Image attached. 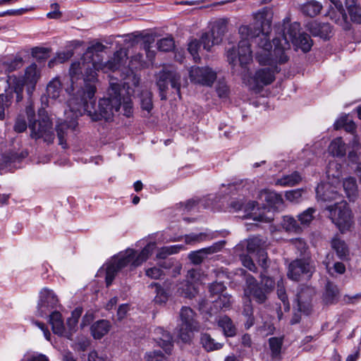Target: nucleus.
<instances>
[{
    "mask_svg": "<svg viewBox=\"0 0 361 361\" xmlns=\"http://www.w3.org/2000/svg\"><path fill=\"white\" fill-rule=\"evenodd\" d=\"M157 49L161 51H170L173 49L175 44L173 39L165 37L159 40L157 43Z\"/></svg>",
    "mask_w": 361,
    "mask_h": 361,
    "instance_id": "nucleus-53",
    "label": "nucleus"
},
{
    "mask_svg": "<svg viewBox=\"0 0 361 361\" xmlns=\"http://www.w3.org/2000/svg\"><path fill=\"white\" fill-rule=\"evenodd\" d=\"M307 30L313 36H318L323 39L329 38L332 32L329 23H321L317 21L310 23L307 25Z\"/></svg>",
    "mask_w": 361,
    "mask_h": 361,
    "instance_id": "nucleus-22",
    "label": "nucleus"
},
{
    "mask_svg": "<svg viewBox=\"0 0 361 361\" xmlns=\"http://www.w3.org/2000/svg\"><path fill=\"white\" fill-rule=\"evenodd\" d=\"M269 344L273 357H278L280 355L281 347L283 345V338L271 337L269 339Z\"/></svg>",
    "mask_w": 361,
    "mask_h": 361,
    "instance_id": "nucleus-48",
    "label": "nucleus"
},
{
    "mask_svg": "<svg viewBox=\"0 0 361 361\" xmlns=\"http://www.w3.org/2000/svg\"><path fill=\"white\" fill-rule=\"evenodd\" d=\"M240 259L243 265L250 271L252 272H255L257 271V267L250 256L246 255H241Z\"/></svg>",
    "mask_w": 361,
    "mask_h": 361,
    "instance_id": "nucleus-61",
    "label": "nucleus"
},
{
    "mask_svg": "<svg viewBox=\"0 0 361 361\" xmlns=\"http://www.w3.org/2000/svg\"><path fill=\"white\" fill-rule=\"evenodd\" d=\"M230 207L232 208L235 212L241 210L243 209H245V212H247L249 210L254 209L255 207V202H249L247 203H245L243 198H240L239 200H233L230 203Z\"/></svg>",
    "mask_w": 361,
    "mask_h": 361,
    "instance_id": "nucleus-43",
    "label": "nucleus"
},
{
    "mask_svg": "<svg viewBox=\"0 0 361 361\" xmlns=\"http://www.w3.org/2000/svg\"><path fill=\"white\" fill-rule=\"evenodd\" d=\"M225 245V240L216 242L209 247L190 252L188 255V258L192 264H200L208 255L220 252Z\"/></svg>",
    "mask_w": 361,
    "mask_h": 361,
    "instance_id": "nucleus-15",
    "label": "nucleus"
},
{
    "mask_svg": "<svg viewBox=\"0 0 361 361\" xmlns=\"http://www.w3.org/2000/svg\"><path fill=\"white\" fill-rule=\"evenodd\" d=\"M331 247L336 251L340 259H345L347 258L349 250L344 240L336 236L331 240Z\"/></svg>",
    "mask_w": 361,
    "mask_h": 361,
    "instance_id": "nucleus-32",
    "label": "nucleus"
},
{
    "mask_svg": "<svg viewBox=\"0 0 361 361\" xmlns=\"http://www.w3.org/2000/svg\"><path fill=\"white\" fill-rule=\"evenodd\" d=\"M218 326L223 330L227 337H233L236 334V328L231 318L228 316L220 317L217 321Z\"/></svg>",
    "mask_w": 361,
    "mask_h": 361,
    "instance_id": "nucleus-31",
    "label": "nucleus"
},
{
    "mask_svg": "<svg viewBox=\"0 0 361 361\" xmlns=\"http://www.w3.org/2000/svg\"><path fill=\"white\" fill-rule=\"evenodd\" d=\"M214 238L212 233H190L185 235V242L186 244H195L207 240H211Z\"/></svg>",
    "mask_w": 361,
    "mask_h": 361,
    "instance_id": "nucleus-34",
    "label": "nucleus"
},
{
    "mask_svg": "<svg viewBox=\"0 0 361 361\" xmlns=\"http://www.w3.org/2000/svg\"><path fill=\"white\" fill-rule=\"evenodd\" d=\"M280 71L278 66L259 68L252 76L243 77V82L250 90L259 92L264 86L271 84L275 80V74Z\"/></svg>",
    "mask_w": 361,
    "mask_h": 361,
    "instance_id": "nucleus-8",
    "label": "nucleus"
},
{
    "mask_svg": "<svg viewBox=\"0 0 361 361\" xmlns=\"http://www.w3.org/2000/svg\"><path fill=\"white\" fill-rule=\"evenodd\" d=\"M328 150L333 157H343L346 153L345 144L341 137H336L331 142Z\"/></svg>",
    "mask_w": 361,
    "mask_h": 361,
    "instance_id": "nucleus-29",
    "label": "nucleus"
},
{
    "mask_svg": "<svg viewBox=\"0 0 361 361\" xmlns=\"http://www.w3.org/2000/svg\"><path fill=\"white\" fill-rule=\"evenodd\" d=\"M215 305L220 309H228L231 305V297L228 294H221L219 295L218 299L214 301Z\"/></svg>",
    "mask_w": 361,
    "mask_h": 361,
    "instance_id": "nucleus-54",
    "label": "nucleus"
},
{
    "mask_svg": "<svg viewBox=\"0 0 361 361\" xmlns=\"http://www.w3.org/2000/svg\"><path fill=\"white\" fill-rule=\"evenodd\" d=\"M91 68L96 72L97 66L94 63H88L85 64L80 62H74L71 63L69 69V76L66 78L70 82V86L65 87L66 92L71 95L72 97L76 94L77 92L85 90V79L87 74L90 75ZM97 74V73H95ZM66 78H64V80Z\"/></svg>",
    "mask_w": 361,
    "mask_h": 361,
    "instance_id": "nucleus-5",
    "label": "nucleus"
},
{
    "mask_svg": "<svg viewBox=\"0 0 361 361\" xmlns=\"http://www.w3.org/2000/svg\"><path fill=\"white\" fill-rule=\"evenodd\" d=\"M315 294V290L310 286H300L296 294V302L298 310L306 314H308L311 310V302Z\"/></svg>",
    "mask_w": 361,
    "mask_h": 361,
    "instance_id": "nucleus-14",
    "label": "nucleus"
},
{
    "mask_svg": "<svg viewBox=\"0 0 361 361\" xmlns=\"http://www.w3.org/2000/svg\"><path fill=\"white\" fill-rule=\"evenodd\" d=\"M283 228L290 232H299L301 228L298 221L292 216H286L283 221Z\"/></svg>",
    "mask_w": 361,
    "mask_h": 361,
    "instance_id": "nucleus-51",
    "label": "nucleus"
},
{
    "mask_svg": "<svg viewBox=\"0 0 361 361\" xmlns=\"http://www.w3.org/2000/svg\"><path fill=\"white\" fill-rule=\"evenodd\" d=\"M274 281L270 277H263L261 283L250 274L245 275V286L244 288V295L247 300L252 297L259 304H263L267 300L268 295L272 291L274 287Z\"/></svg>",
    "mask_w": 361,
    "mask_h": 361,
    "instance_id": "nucleus-4",
    "label": "nucleus"
},
{
    "mask_svg": "<svg viewBox=\"0 0 361 361\" xmlns=\"http://www.w3.org/2000/svg\"><path fill=\"white\" fill-rule=\"evenodd\" d=\"M70 111L73 114L74 117L72 118L68 122L67 121H64L63 122L59 123L56 126L59 144L63 148H65L66 145V137L68 134V131L69 130H75L78 124L76 120L78 117L75 116V112L71 111V109Z\"/></svg>",
    "mask_w": 361,
    "mask_h": 361,
    "instance_id": "nucleus-16",
    "label": "nucleus"
},
{
    "mask_svg": "<svg viewBox=\"0 0 361 361\" xmlns=\"http://www.w3.org/2000/svg\"><path fill=\"white\" fill-rule=\"evenodd\" d=\"M343 186L348 198L354 200L357 192L356 180L353 177L347 178L343 180Z\"/></svg>",
    "mask_w": 361,
    "mask_h": 361,
    "instance_id": "nucleus-38",
    "label": "nucleus"
},
{
    "mask_svg": "<svg viewBox=\"0 0 361 361\" xmlns=\"http://www.w3.org/2000/svg\"><path fill=\"white\" fill-rule=\"evenodd\" d=\"M341 164L336 161H330L326 169V176L329 180H331L333 184H340L341 177Z\"/></svg>",
    "mask_w": 361,
    "mask_h": 361,
    "instance_id": "nucleus-30",
    "label": "nucleus"
},
{
    "mask_svg": "<svg viewBox=\"0 0 361 361\" xmlns=\"http://www.w3.org/2000/svg\"><path fill=\"white\" fill-rule=\"evenodd\" d=\"M12 96L8 94H0V120L5 118V111L11 104Z\"/></svg>",
    "mask_w": 361,
    "mask_h": 361,
    "instance_id": "nucleus-52",
    "label": "nucleus"
},
{
    "mask_svg": "<svg viewBox=\"0 0 361 361\" xmlns=\"http://www.w3.org/2000/svg\"><path fill=\"white\" fill-rule=\"evenodd\" d=\"M314 271V264L310 259H298L290 263L287 276L290 279L296 281L310 279Z\"/></svg>",
    "mask_w": 361,
    "mask_h": 361,
    "instance_id": "nucleus-9",
    "label": "nucleus"
},
{
    "mask_svg": "<svg viewBox=\"0 0 361 361\" xmlns=\"http://www.w3.org/2000/svg\"><path fill=\"white\" fill-rule=\"evenodd\" d=\"M302 180V176L298 171H294L290 174L283 176L276 180L275 185L283 187H293Z\"/></svg>",
    "mask_w": 361,
    "mask_h": 361,
    "instance_id": "nucleus-28",
    "label": "nucleus"
},
{
    "mask_svg": "<svg viewBox=\"0 0 361 361\" xmlns=\"http://www.w3.org/2000/svg\"><path fill=\"white\" fill-rule=\"evenodd\" d=\"M122 56H126V53L122 49L117 51L114 53L113 60L109 61L104 67L113 71L118 69L123 63Z\"/></svg>",
    "mask_w": 361,
    "mask_h": 361,
    "instance_id": "nucleus-41",
    "label": "nucleus"
},
{
    "mask_svg": "<svg viewBox=\"0 0 361 361\" xmlns=\"http://www.w3.org/2000/svg\"><path fill=\"white\" fill-rule=\"evenodd\" d=\"M185 247L183 245L166 246L160 248L157 253V258L166 259L169 255L176 254Z\"/></svg>",
    "mask_w": 361,
    "mask_h": 361,
    "instance_id": "nucleus-40",
    "label": "nucleus"
},
{
    "mask_svg": "<svg viewBox=\"0 0 361 361\" xmlns=\"http://www.w3.org/2000/svg\"><path fill=\"white\" fill-rule=\"evenodd\" d=\"M226 287L223 283L221 282H215L210 285L209 286V292L212 295H221L224 294V291L225 290Z\"/></svg>",
    "mask_w": 361,
    "mask_h": 361,
    "instance_id": "nucleus-63",
    "label": "nucleus"
},
{
    "mask_svg": "<svg viewBox=\"0 0 361 361\" xmlns=\"http://www.w3.org/2000/svg\"><path fill=\"white\" fill-rule=\"evenodd\" d=\"M59 303L58 298L54 293L47 288L39 293V300L37 304L38 314L40 317L47 316V314L56 307Z\"/></svg>",
    "mask_w": 361,
    "mask_h": 361,
    "instance_id": "nucleus-13",
    "label": "nucleus"
},
{
    "mask_svg": "<svg viewBox=\"0 0 361 361\" xmlns=\"http://www.w3.org/2000/svg\"><path fill=\"white\" fill-rule=\"evenodd\" d=\"M200 343L202 347L208 352L218 350L224 345V343L216 342L214 339L207 333L201 334Z\"/></svg>",
    "mask_w": 361,
    "mask_h": 361,
    "instance_id": "nucleus-33",
    "label": "nucleus"
},
{
    "mask_svg": "<svg viewBox=\"0 0 361 361\" xmlns=\"http://www.w3.org/2000/svg\"><path fill=\"white\" fill-rule=\"evenodd\" d=\"M40 78V71L35 63H32L25 71V75L23 77L26 82L27 91L30 94L35 89V87Z\"/></svg>",
    "mask_w": 361,
    "mask_h": 361,
    "instance_id": "nucleus-21",
    "label": "nucleus"
},
{
    "mask_svg": "<svg viewBox=\"0 0 361 361\" xmlns=\"http://www.w3.org/2000/svg\"><path fill=\"white\" fill-rule=\"evenodd\" d=\"M179 318L180 324L188 326L190 329H200L197 314L191 307L183 306L180 310Z\"/></svg>",
    "mask_w": 361,
    "mask_h": 361,
    "instance_id": "nucleus-19",
    "label": "nucleus"
},
{
    "mask_svg": "<svg viewBox=\"0 0 361 361\" xmlns=\"http://www.w3.org/2000/svg\"><path fill=\"white\" fill-rule=\"evenodd\" d=\"M62 85V82L59 80V78L52 79L47 87V92L48 96L54 99H57L61 94Z\"/></svg>",
    "mask_w": 361,
    "mask_h": 361,
    "instance_id": "nucleus-36",
    "label": "nucleus"
},
{
    "mask_svg": "<svg viewBox=\"0 0 361 361\" xmlns=\"http://www.w3.org/2000/svg\"><path fill=\"white\" fill-rule=\"evenodd\" d=\"M238 32L240 40L238 48L235 46L226 49L228 62L235 66L237 59L242 68H245L252 61V51L251 44H255L256 50L255 59L263 66L269 65L274 67L278 64L287 63L289 60V51L290 44L286 35H281L273 39L274 49L271 51L272 45L269 40V32L263 27L260 29L258 25H241Z\"/></svg>",
    "mask_w": 361,
    "mask_h": 361,
    "instance_id": "nucleus-1",
    "label": "nucleus"
},
{
    "mask_svg": "<svg viewBox=\"0 0 361 361\" xmlns=\"http://www.w3.org/2000/svg\"><path fill=\"white\" fill-rule=\"evenodd\" d=\"M154 247L155 243H152L147 244L139 254H137L134 250L128 249L123 254L114 257L107 264L106 269V286H111L117 273L123 268L128 265L136 267L145 262L152 253Z\"/></svg>",
    "mask_w": 361,
    "mask_h": 361,
    "instance_id": "nucleus-3",
    "label": "nucleus"
},
{
    "mask_svg": "<svg viewBox=\"0 0 361 361\" xmlns=\"http://www.w3.org/2000/svg\"><path fill=\"white\" fill-rule=\"evenodd\" d=\"M293 44L303 52H307L312 48V40L307 34L302 33L298 35L296 40L293 41Z\"/></svg>",
    "mask_w": 361,
    "mask_h": 361,
    "instance_id": "nucleus-35",
    "label": "nucleus"
},
{
    "mask_svg": "<svg viewBox=\"0 0 361 361\" xmlns=\"http://www.w3.org/2000/svg\"><path fill=\"white\" fill-rule=\"evenodd\" d=\"M189 77L195 84L211 87L216 79V73L209 67L192 66Z\"/></svg>",
    "mask_w": 361,
    "mask_h": 361,
    "instance_id": "nucleus-12",
    "label": "nucleus"
},
{
    "mask_svg": "<svg viewBox=\"0 0 361 361\" xmlns=\"http://www.w3.org/2000/svg\"><path fill=\"white\" fill-rule=\"evenodd\" d=\"M277 295L279 298L283 302L285 310L289 309V302L285 288L283 285V281L278 282L277 285Z\"/></svg>",
    "mask_w": 361,
    "mask_h": 361,
    "instance_id": "nucleus-56",
    "label": "nucleus"
},
{
    "mask_svg": "<svg viewBox=\"0 0 361 361\" xmlns=\"http://www.w3.org/2000/svg\"><path fill=\"white\" fill-rule=\"evenodd\" d=\"M315 212V209L310 207L302 213L298 215V220L302 225L309 224L313 219V214Z\"/></svg>",
    "mask_w": 361,
    "mask_h": 361,
    "instance_id": "nucleus-55",
    "label": "nucleus"
},
{
    "mask_svg": "<svg viewBox=\"0 0 361 361\" xmlns=\"http://www.w3.org/2000/svg\"><path fill=\"white\" fill-rule=\"evenodd\" d=\"M44 110L39 111V118L29 123L30 136L32 138L42 139L47 144H51L54 140V133L52 129V122Z\"/></svg>",
    "mask_w": 361,
    "mask_h": 361,
    "instance_id": "nucleus-7",
    "label": "nucleus"
},
{
    "mask_svg": "<svg viewBox=\"0 0 361 361\" xmlns=\"http://www.w3.org/2000/svg\"><path fill=\"white\" fill-rule=\"evenodd\" d=\"M96 80V73L91 68L90 75L87 74L85 79V90L78 91L76 94L69 99L68 106L71 111L75 112V116L78 117L87 113L94 121L102 119L109 121L112 119L114 112L119 111L122 106L123 114L126 117H130L133 114L132 100L129 96L125 97L123 94V90L117 82H111L108 97L100 99L97 109L95 108Z\"/></svg>",
    "mask_w": 361,
    "mask_h": 361,
    "instance_id": "nucleus-2",
    "label": "nucleus"
},
{
    "mask_svg": "<svg viewBox=\"0 0 361 361\" xmlns=\"http://www.w3.org/2000/svg\"><path fill=\"white\" fill-rule=\"evenodd\" d=\"M49 324L51 326V329L55 334L60 336H64L69 340H72L71 333H66L62 319L61 314L58 311H52L49 314Z\"/></svg>",
    "mask_w": 361,
    "mask_h": 361,
    "instance_id": "nucleus-18",
    "label": "nucleus"
},
{
    "mask_svg": "<svg viewBox=\"0 0 361 361\" xmlns=\"http://www.w3.org/2000/svg\"><path fill=\"white\" fill-rule=\"evenodd\" d=\"M5 65L6 66V70L12 72L22 66L23 59L21 58H16L11 61L6 62Z\"/></svg>",
    "mask_w": 361,
    "mask_h": 361,
    "instance_id": "nucleus-64",
    "label": "nucleus"
},
{
    "mask_svg": "<svg viewBox=\"0 0 361 361\" xmlns=\"http://www.w3.org/2000/svg\"><path fill=\"white\" fill-rule=\"evenodd\" d=\"M353 22L361 24V7L360 6L348 11Z\"/></svg>",
    "mask_w": 361,
    "mask_h": 361,
    "instance_id": "nucleus-62",
    "label": "nucleus"
},
{
    "mask_svg": "<svg viewBox=\"0 0 361 361\" xmlns=\"http://www.w3.org/2000/svg\"><path fill=\"white\" fill-rule=\"evenodd\" d=\"M200 329H190L188 326L180 324L178 336L183 343H189L193 338V332L198 331Z\"/></svg>",
    "mask_w": 361,
    "mask_h": 361,
    "instance_id": "nucleus-45",
    "label": "nucleus"
},
{
    "mask_svg": "<svg viewBox=\"0 0 361 361\" xmlns=\"http://www.w3.org/2000/svg\"><path fill=\"white\" fill-rule=\"evenodd\" d=\"M334 128L336 130L344 128L347 132L353 133L355 130L356 126L353 121L348 120V116H344L335 122Z\"/></svg>",
    "mask_w": 361,
    "mask_h": 361,
    "instance_id": "nucleus-42",
    "label": "nucleus"
},
{
    "mask_svg": "<svg viewBox=\"0 0 361 361\" xmlns=\"http://www.w3.org/2000/svg\"><path fill=\"white\" fill-rule=\"evenodd\" d=\"M8 87L11 92L16 94V101L20 102L23 99V92L26 82L23 78L10 76L8 80Z\"/></svg>",
    "mask_w": 361,
    "mask_h": 361,
    "instance_id": "nucleus-25",
    "label": "nucleus"
},
{
    "mask_svg": "<svg viewBox=\"0 0 361 361\" xmlns=\"http://www.w3.org/2000/svg\"><path fill=\"white\" fill-rule=\"evenodd\" d=\"M201 45H202V40L200 39L199 41L197 39H191L188 44V50L189 53L192 56L195 62H198L200 60L199 51L200 49Z\"/></svg>",
    "mask_w": 361,
    "mask_h": 361,
    "instance_id": "nucleus-46",
    "label": "nucleus"
},
{
    "mask_svg": "<svg viewBox=\"0 0 361 361\" xmlns=\"http://www.w3.org/2000/svg\"><path fill=\"white\" fill-rule=\"evenodd\" d=\"M140 102L141 108L149 113L153 108L152 93L148 90L142 91L140 94Z\"/></svg>",
    "mask_w": 361,
    "mask_h": 361,
    "instance_id": "nucleus-47",
    "label": "nucleus"
},
{
    "mask_svg": "<svg viewBox=\"0 0 361 361\" xmlns=\"http://www.w3.org/2000/svg\"><path fill=\"white\" fill-rule=\"evenodd\" d=\"M156 340L166 353H171L173 348L172 336L161 327H157L154 330Z\"/></svg>",
    "mask_w": 361,
    "mask_h": 361,
    "instance_id": "nucleus-23",
    "label": "nucleus"
},
{
    "mask_svg": "<svg viewBox=\"0 0 361 361\" xmlns=\"http://www.w3.org/2000/svg\"><path fill=\"white\" fill-rule=\"evenodd\" d=\"M227 32V23L224 20H219L216 21L209 32L203 33L201 36L203 49L207 51H210L211 48L219 44L223 39L224 35Z\"/></svg>",
    "mask_w": 361,
    "mask_h": 361,
    "instance_id": "nucleus-10",
    "label": "nucleus"
},
{
    "mask_svg": "<svg viewBox=\"0 0 361 361\" xmlns=\"http://www.w3.org/2000/svg\"><path fill=\"white\" fill-rule=\"evenodd\" d=\"M170 83L172 88L176 89L178 93H180V75L173 70L164 69L160 71L157 76V85L160 90V97L161 99H166V97L164 92Z\"/></svg>",
    "mask_w": 361,
    "mask_h": 361,
    "instance_id": "nucleus-11",
    "label": "nucleus"
},
{
    "mask_svg": "<svg viewBox=\"0 0 361 361\" xmlns=\"http://www.w3.org/2000/svg\"><path fill=\"white\" fill-rule=\"evenodd\" d=\"M338 289L336 286L328 282L324 294V301L326 304H333L338 300Z\"/></svg>",
    "mask_w": 361,
    "mask_h": 361,
    "instance_id": "nucleus-37",
    "label": "nucleus"
},
{
    "mask_svg": "<svg viewBox=\"0 0 361 361\" xmlns=\"http://www.w3.org/2000/svg\"><path fill=\"white\" fill-rule=\"evenodd\" d=\"M27 155V154L26 152H21L20 154H18L16 152H10L8 154L4 157L5 162L6 164L19 162Z\"/></svg>",
    "mask_w": 361,
    "mask_h": 361,
    "instance_id": "nucleus-58",
    "label": "nucleus"
},
{
    "mask_svg": "<svg viewBox=\"0 0 361 361\" xmlns=\"http://www.w3.org/2000/svg\"><path fill=\"white\" fill-rule=\"evenodd\" d=\"M331 221L342 233L350 228L353 224L352 212L346 202L341 201L326 207Z\"/></svg>",
    "mask_w": 361,
    "mask_h": 361,
    "instance_id": "nucleus-6",
    "label": "nucleus"
},
{
    "mask_svg": "<svg viewBox=\"0 0 361 361\" xmlns=\"http://www.w3.org/2000/svg\"><path fill=\"white\" fill-rule=\"evenodd\" d=\"M259 198L267 205L276 209L283 207V200L281 194L269 190H263L259 192Z\"/></svg>",
    "mask_w": 361,
    "mask_h": 361,
    "instance_id": "nucleus-20",
    "label": "nucleus"
},
{
    "mask_svg": "<svg viewBox=\"0 0 361 361\" xmlns=\"http://www.w3.org/2000/svg\"><path fill=\"white\" fill-rule=\"evenodd\" d=\"M300 24L297 22H294L288 25V27L285 28L282 35H286L288 42L296 40L298 35H300Z\"/></svg>",
    "mask_w": 361,
    "mask_h": 361,
    "instance_id": "nucleus-39",
    "label": "nucleus"
},
{
    "mask_svg": "<svg viewBox=\"0 0 361 361\" xmlns=\"http://www.w3.org/2000/svg\"><path fill=\"white\" fill-rule=\"evenodd\" d=\"M331 183H324L318 185L316 188L317 197L319 200L324 202H330L336 200L338 197V192L336 186L333 185Z\"/></svg>",
    "mask_w": 361,
    "mask_h": 361,
    "instance_id": "nucleus-17",
    "label": "nucleus"
},
{
    "mask_svg": "<svg viewBox=\"0 0 361 361\" xmlns=\"http://www.w3.org/2000/svg\"><path fill=\"white\" fill-rule=\"evenodd\" d=\"M154 37L152 35H145L143 37V49L145 51L146 56L149 61H152L155 56V52L151 50V44L154 43Z\"/></svg>",
    "mask_w": 361,
    "mask_h": 361,
    "instance_id": "nucleus-50",
    "label": "nucleus"
},
{
    "mask_svg": "<svg viewBox=\"0 0 361 361\" xmlns=\"http://www.w3.org/2000/svg\"><path fill=\"white\" fill-rule=\"evenodd\" d=\"M323 8L322 4L316 0H309L300 6V11L306 16L311 18L319 15Z\"/></svg>",
    "mask_w": 361,
    "mask_h": 361,
    "instance_id": "nucleus-24",
    "label": "nucleus"
},
{
    "mask_svg": "<svg viewBox=\"0 0 361 361\" xmlns=\"http://www.w3.org/2000/svg\"><path fill=\"white\" fill-rule=\"evenodd\" d=\"M247 250L250 253L257 254L267 247V240L259 235L252 236L247 239Z\"/></svg>",
    "mask_w": 361,
    "mask_h": 361,
    "instance_id": "nucleus-27",
    "label": "nucleus"
},
{
    "mask_svg": "<svg viewBox=\"0 0 361 361\" xmlns=\"http://www.w3.org/2000/svg\"><path fill=\"white\" fill-rule=\"evenodd\" d=\"M180 294L187 298H192L197 293V290L194 284L189 281L182 283V286L178 288Z\"/></svg>",
    "mask_w": 361,
    "mask_h": 361,
    "instance_id": "nucleus-44",
    "label": "nucleus"
},
{
    "mask_svg": "<svg viewBox=\"0 0 361 361\" xmlns=\"http://www.w3.org/2000/svg\"><path fill=\"white\" fill-rule=\"evenodd\" d=\"M145 274L149 278L157 280L161 279L164 275V273L160 268L153 267L147 269L145 270Z\"/></svg>",
    "mask_w": 361,
    "mask_h": 361,
    "instance_id": "nucleus-59",
    "label": "nucleus"
},
{
    "mask_svg": "<svg viewBox=\"0 0 361 361\" xmlns=\"http://www.w3.org/2000/svg\"><path fill=\"white\" fill-rule=\"evenodd\" d=\"M150 286L156 287L157 295L154 299L155 303L159 305L165 304L168 300L169 296L164 288L157 283H152Z\"/></svg>",
    "mask_w": 361,
    "mask_h": 361,
    "instance_id": "nucleus-49",
    "label": "nucleus"
},
{
    "mask_svg": "<svg viewBox=\"0 0 361 361\" xmlns=\"http://www.w3.org/2000/svg\"><path fill=\"white\" fill-rule=\"evenodd\" d=\"M110 322L105 319H100L91 326V334L95 339H100L110 330Z\"/></svg>",
    "mask_w": 361,
    "mask_h": 361,
    "instance_id": "nucleus-26",
    "label": "nucleus"
},
{
    "mask_svg": "<svg viewBox=\"0 0 361 361\" xmlns=\"http://www.w3.org/2000/svg\"><path fill=\"white\" fill-rule=\"evenodd\" d=\"M145 359L146 361H166L164 355L160 351L157 350L147 353Z\"/></svg>",
    "mask_w": 361,
    "mask_h": 361,
    "instance_id": "nucleus-60",
    "label": "nucleus"
},
{
    "mask_svg": "<svg viewBox=\"0 0 361 361\" xmlns=\"http://www.w3.org/2000/svg\"><path fill=\"white\" fill-rule=\"evenodd\" d=\"M304 192L305 190L302 188L291 190L286 192L285 197L290 202H298Z\"/></svg>",
    "mask_w": 361,
    "mask_h": 361,
    "instance_id": "nucleus-57",
    "label": "nucleus"
}]
</instances>
